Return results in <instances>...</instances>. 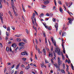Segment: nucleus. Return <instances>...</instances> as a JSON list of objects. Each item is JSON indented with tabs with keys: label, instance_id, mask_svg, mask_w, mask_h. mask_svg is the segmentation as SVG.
Returning a JSON list of instances; mask_svg holds the SVG:
<instances>
[{
	"label": "nucleus",
	"instance_id": "obj_1",
	"mask_svg": "<svg viewBox=\"0 0 74 74\" xmlns=\"http://www.w3.org/2000/svg\"><path fill=\"white\" fill-rule=\"evenodd\" d=\"M36 16V14H35V13H34L32 15V16L31 17V19H32V23H33V27L34 29H35V31L37 32V29L36 28V27H35V28L34 27V26H35V24H34V19H33V18H34V16Z\"/></svg>",
	"mask_w": 74,
	"mask_h": 74
},
{
	"label": "nucleus",
	"instance_id": "obj_2",
	"mask_svg": "<svg viewBox=\"0 0 74 74\" xmlns=\"http://www.w3.org/2000/svg\"><path fill=\"white\" fill-rule=\"evenodd\" d=\"M58 66L57 64H53V65L55 67H56V69L59 71V70H60V62H58Z\"/></svg>",
	"mask_w": 74,
	"mask_h": 74
},
{
	"label": "nucleus",
	"instance_id": "obj_3",
	"mask_svg": "<svg viewBox=\"0 0 74 74\" xmlns=\"http://www.w3.org/2000/svg\"><path fill=\"white\" fill-rule=\"evenodd\" d=\"M55 52L57 53V54L59 55H60V49L59 48H55Z\"/></svg>",
	"mask_w": 74,
	"mask_h": 74
},
{
	"label": "nucleus",
	"instance_id": "obj_4",
	"mask_svg": "<svg viewBox=\"0 0 74 74\" xmlns=\"http://www.w3.org/2000/svg\"><path fill=\"white\" fill-rule=\"evenodd\" d=\"M49 3V1L48 0H46L44 2V4L45 5H47V4H48V3Z\"/></svg>",
	"mask_w": 74,
	"mask_h": 74
},
{
	"label": "nucleus",
	"instance_id": "obj_5",
	"mask_svg": "<svg viewBox=\"0 0 74 74\" xmlns=\"http://www.w3.org/2000/svg\"><path fill=\"white\" fill-rule=\"evenodd\" d=\"M2 1L3 0H0V8H2V7H3L1 4V2H2Z\"/></svg>",
	"mask_w": 74,
	"mask_h": 74
},
{
	"label": "nucleus",
	"instance_id": "obj_6",
	"mask_svg": "<svg viewBox=\"0 0 74 74\" xmlns=\"http://www.w3.org/2000/svg\"><path fill=\"white\" fill-rule=\"evenodd\" d=\"M40 65L41 67H42V68H43V67H44V66L45 68H46V66L44 65V64H43V63H42V64H41Z\"/></svg>",
	"mask_w": 74,
	"mask_h": 74
},
{
	"label": "nucleus",
	"instance_id": "obj_7",
	"mask_svg": "<svg viewBox=\"0 0 74 74\" xmlns=\"http://www.w3.org/2000/svg\"><path fill=\"white\" fill-rule=\"evenodd\" d=\"M12 47H13L14 48H16V44L15 43H14L12 44Z\"/></svg>",
	"mask_w": 74,
	"mask_h": 74
},
{
	"label": "nucleus",
	"instance_id": "obj_8",
	"mask_svg": "<svg viewBox=\"0 0 74 74\" xmlns=\"http://www.w3.org/2000/svg\"><path fill=\"white\" fill-rule=\"evenodd\" d=\"M68 20H69V23H70V24H71V23H72V21H71L72 19L70 18H69L68 19Z\"/></svg>",
	"mask_w": 74,
	"mask_h": 74
},
{
	"label": "nucleus",
	"instance_id": "obj_9",
	"mask_svg": "<svg viewBox=\"0 0 74 74\" xmlns=\"http://www.w3.org/2000/svg\"><path fill=\"white\" fill-rule=\"evenodd\" d=\"M46 50L44 49H43L42 50V52H43L44 53V55H45V54H46Z\"/></svg>",
	"mask_w": 74,
	"mask_h": 74
},
{
	"label": "nucleus",
	"instance_id": "obj_10",
	"mask_svg": "<svg viewBox=\"0 0 74 74\" xmlns=\"http://www.w3.org/2000/svg\"><path fill=\"white\" fill-rule=\"evenodd\" d=\"M35 17V16H34V18H34V21L35 22V25H36V26H37V23H36V18Z\"/></svg>",
	"mask_w": 74,
	"mask_h": 74
},
{
	"label": "nucleus",
	"instance_id": "obj_11",
	"mask_svg": "<svg viewBox=\"0 0 74 74\" xmlns=\"http://www.w3.org/2000/svg\"><path fill=\"white\" fill-rule=\"evenodd\" d=\"M11 6L12 8H14V2H12L11 3Z\"/></svg>",
	"mask_w": 74,
	"mask_h": 74
},
{
	"label": "nucleus",
	"instance_id": "obj_12",
	"mask_svg": "<svg viewBox=\"0 0 74 74\" xmlns=\"http://www.w3.org/2000/svg\"><path fill=\"white\" fill-rule=\"evenodd\" d=\"M66 35V33L65 32H64L62 33V36H65Z\"/></svg>",
	"mask_w": 74,
	"mask_h": 74
},
{
	"label": "nucleus",
	"instance_id": "obj_13",
	"mask_svg": "<svg viewBox=\"0 0 74 74\" xmlns=\"http://www.w3.org/2000/svg\"><path fill=\"white\" fill-rule=\"evenodd\" d=\"M60 11L62 14H63V9H62V8L61 7L60 8Z\"/></svg>",
	"mask_w": 74,
	"mask_h": 74
},
{
	"label": "nucleus",
	"instance_id": "obj_14",
	"mask_svg": "<svg viewBox=\"0 0 74 74\" xmlns=\"http://www.w3.org/2000/svg\"><path fill=\"white\" fill-rule=\"evenodd\" d=\"M24 48H25V47H24V46H21L19 48V50L20 51V50H21L22 49H24Z\"/></svg>",
	"mask_w": 74,
	"mask_h": 74
},
{
	"label": "nucleus",
	"instance_id": "obj_15",
	"mask_svg": "<svg viewBox=\"0 0 74 74\" xmlns=\"http://www.w3.org/2000/svg\"><path fill=\"white\" fill-rule=\"evenodd\" d=\"M49 56L50 57H52L53 56V55L52 53L51 54V53H50L49 54Z\"/></svg>",
	"mask_w": 74,
	"mask_h": 74
},
{
	"label": "nucleus",
	"instance_id": "obj_16",
	"mask_svg": "<svg viewBox=\"0 0 74 74\" xmlns=\"http://www.w3.org/2000/svg\"><path fill=\"white\" fill-rule=\"evenodd\" d=\"M55 27L56 28V31L58 30V24L56 23V25L55 26Z\"/></svg>",
	"mask_w": 74,
	"mask_h": 74
},
{
	"label": "nucleus",
	"instance_id": "obj_17",
	"mask_svg": "<svg viewBox=\"0 0 74 74\" xmlns=\"http://www.w3.org/2000/svg\"><path fill=\"white\" fill-rule=\"evenodd\" d=\"M23 41L25 42H26L27 43V40L25 39H23Z\"/></svg>",
	"mask_w": 74,
	"mask_h": 74
},
{
	"label": "nucleus",
	"instance_id": "obj_18",
	"mask_svg": "<svg viewBox=\"0 0 74 74\" xmlns=\"http://www.w3.org/2000/svg\"><path fill=\"white\" fill-rule=\"evenodd\" d=\"M16 41H18V42H20L21 41V40L19 38H17Z\"/></svg>",
	"mask_w": 74,
	"mask_h": 74
},
{
	"label": "nucleus",
	"instance_id": "obj_19",
	"mask_svg": "<svg viewBox=\"0 0 74 74\" xmlns=\"http://www.w3.org/2000/svg\"><path fill=\"white\" fill-rule=\"evenodd\" d=\"M21 55H25V51L23 52H22L21 53Z\"/></svg>",
	"mask_w": 74,
	"mask_h": 74
},
{
	"label": "nucleus",
	"instance_id": "obj_20",
	"mask_svg": "<svg viewBox=\"0 0 74 74\" xmlns=\"http://www.w3.org/2000/svg\"><path fill=\"white\" fill-rule=\"evenodd\" d=\"M68 14H69V15H71H71H73V14L71 12H68Z\"/></svg>",
	"mask_w": 74,
	"mask_h": 74
},
{
	"label": "nucleus",
	"instance_id": "obj_21",
	"mask_svg": "<svg viewBox=\"0 0 74 74\" xmlns=\"http://www.w3.org/2000/svg\"><path fill=\"white\" fill-rule=\"evenodd\" d=\"M24 52H25V54L26 55H28L29 53L27 52L26 51H24Z\"/></svg>",
	"mask_w": 74,
	"mask_h": 74
},
{
	"label": "nucleus",
	"instance_id": "obj_22",
	"mask_svg": "<svg viewBox=\"0 0 74 74\" xmlns=\"http://www.w3.org/2000/svg\"><path fill=\"white\" fill-rule=\"evenodd\" d=\"M51 40L53 42V38L52 37V36H51Z\"/></svg>",
	"mask_w": 74,
	"mask_h": 74
},
{
	"label": "nucleus",
	"instance_id": "obj_23",
	"mask_svg": "<svg viewBox=\"0 0 74 74\" xmlns=\"http://www.w3.org/2000/svg\"><path fill=\"white\" fill-rule=\"evenodd\" d=\"M66 67L67 68L66 69V71L68 72V70H69V66H68V65H66Z\"/></svg>",
	"mask_w": 74,
	"mask_h": 74
},
{
	"label": "nucleus",
	"instance_id": "obj_24",
	"mask_svg": "<svg viewBox=\"0 0 74 74\" xmlns=\"http://www.w3.org/2000/svg\"><path fill=\"white\" fill-rule=\"evenodd\" d=\"M19 64H18L17 65L16 67V69H18V68H19Z\"/></svg>",
	"mask_w": 74,
	"mask_h": 74
},
{
	"label": "nucleus",
	"instance_id": "obj_25",
	"mask_svg": "<svg viewBox=\"0 0 74 74\" xmlns=\"http://www.w3.org/2000/svg\"><path fill=\"white\" fill-rule=\"evenodd\" d=\"M58 63H60V60L59 58H58Z\"/></svg>",
	"mask_w": 74,
	"mask_h": 74
},
{
	"label": "nucleus",
	"instance_id": "obj_26",
	"mask_svg": "<svg viewBox=\"0 0 74 74\" xmlns=\"http://www.w3.org/2000/svg\"><path fill=\"white\" fill-rule=\"evenodd\" d=\"M44 36L45 37H46V36L45 35V32L43 31L42 32Z\"/></svg>",
	"mask_w": 74,
	"mask_h": 74
},
{
	"label": "nucleus",
	"instance_id": "obj_27",
	"mask_svg": "<svg viewBox=\"0 0 74 74\" xmlns=\"http://www.w3.org/2000/svg\"><path fill=\"white\" fill-rule=\"evenodd\" d=\"M62 46H64V45H63V44L64 43V42H63V38L62 39Z\"/></svg>",
	"mask_w": 74,
	"mask_h": 74
},
{
	"label": "nucleus",
	"instance_id": "obj_28",
	"mask_svg": "<svg viewBox=\"0 0 74 74\" xmlns=\"http://www.w3.org/2000/svg\"><path fill=\"white\" fill-rule=\"evenodd\" d=\"M6 50L7 51H9V48L8 47H7L6 48Z\"/></svg>",
	"mask_w": 74,
	"mask_h": 74
},
{
	"label": "nucleus",
	"instance_id": "obj_29",
	"mask_svg": "<svg viewBox=\"0 0 74 74\" xmlns=\"http://www.w3.org/2000/svg\"><path fill=\"white\" fill-rule=\"evenodd\" d=\"M15 36H16V37H19L20 36H21L20 35H15Z\"/></svg>",
	"mask_w": 74,
	"mask_h": 74
},
{
	"label": "nucleus",
	"instance_id": "obj_30",
	"mask_svg": "<svg viewBox=\"0 0 74 74\" xmlns=\"http://www.w3.org/2000/svg\"><path fill=\"white\" fill-rule=\"evenodd\" d=\"M38 51L39 54H40V49H38Z\"/></svg>",
	"mask_w": 74,
	"mask_h": 74
},
{
	"label": "nucleus",
	"instance_id": "obj_31",
	"mask_svg": "<svg viewBox=\"0 0 74 74\" xmlns=\"http://www.w3.org/2000/svg\"><path fill=\"white\" fill-rule=\"evenodd\" d=\"M12 29H13V30H15V27H14V26H12L11 27Z\"/></svg>",
	"mask_w": 74,
	"mask_h": 74
},
{
	"label": "nucleus",
	"instance_id": "obj_32",
	"mask_svg": "<svg viewBox=\"0 0 74 74\" xmlns=\"http://www.w3.org/2000/svg\"><path fill=\"white\" fill-rule=\"evenodd\" d=\"M19 46H22V44L21 42H20L19 43Z\"/></svg>",
	"mask_w": 74,
	"mask_h": 74
},
{
	"label": "nucleus",
	"instance_id": "obj_33",
	"mask_svg": "<svg viewBox=\"0 0 74 74\" xmlns=\"http://www.w3.org/2000/svg\"><path fill=\"white\" fill-rule=\"evenodd\" d=\"M54 1L55 4V5L56 6V0H54Z\"/></svg>",
	"mask_w": 74,
	"mask_h": 74
},
{
	"label": "nucleus",
	"instance_id": "obj_34",
	"mask_svg": "<svg viewBox=\"0 0 74 74\" xmlns=\"http://www.w3.org/2000/svg\"><path fill=\"white\" fill-rule=\"evenodd\" d=\"M58 2L59 3V4H61V1L60 0H58Z\"/></svg>",
	"mask_w": 74,
	"mask_h": 74
},
{
	"label": "nucleus",
	"instance_id": "obj_35",
	"mask_svg": "<svg viewBox=\"0 0 74 74\" xmlns=\"http://www.w3.org/2000/svg\"><path fill=\"white\" fill-rule=\"evenodd\" d=\"M3 13L0 12V17H1V16H3Z\"/></svg>",
	"mask_w": 74,
	"mask_h": 74
},
{
	"label": "nucleus",
	"instance_id": "obj_36",
	"mask_svg": "<svg viewBox=\"0 0 74 74\" xmlns=\"http://www.w3.org/2000/svg\"><path fill=\"white\" fill-rule=\"evenodd\" d=\"M26 32H27V34H29V31L27 30V29H26Z\"/></svg>",
	"mask_w": 74,
	"mask_h": 74
},
{
	"label": "nucleus",
	"instance_id": "obj_37",
	"mask_svg": "<svg viewBox=\"0 0 74 74\" xmlns=\"http://www.w3.org/2000/svg\"><path fill=\"white\" fill-rule=\"evenodd\" d=\"M13 9V10L14 13V14H15L16 13V12H15V10L14 9V8H12Z\"/></svg>",
	"mask_w": 74,
	"mask_h": 74
},
{
	"label": "nucleus",
	"instance_id": "obj_38",
	"mask_svg": "<svg viewBox=\"0 0 74 74\" xmlns=\"http://www.w3.org/2000/svg\"><path fill=\"white\" fill-rule=\"evenodd\" d=\"M23 61H26V58H24L23 59Z\"/></svg>",
	"mask_w": 74,
	"mask_h": 74
},
{
	"label": "nucleus",
	"instance_id": "obj_39",
	"mask_svg": "<svg viewBox=\"0 0 74 74\" xmlns=\"http://www.w3.org/2000/svg\"><path fill=\"white\" fill-rule=\"evenodd\" d=\"M61 71H62V73H65V72H64L63 69L61 70Z\"/></svg>",
	"mask_w": 74,
	"mask_h": 74
},
{
	"label": "nucleus",
	"instance_id": "obj_40",
	"mask_svg": "<svg viewBox=\"0 0 74 74\" xmlns=\"http://www.w3.org/2000/svg\"><path fill=\"white\" fill-rule=\"evenodd\" d=\"M23 10L24 12H26V10H25V9L24 8H23Z\"/></svg>",
	"mask_w": 74,
	"mask_h": 74
},
{
	"label": "nucleus",
	"instance_id": "obj_41",
	"mask_svg": "<svg viewBox=\"0 0 74 74\" xmlns=\"http://www.w3.org/2000/svg\"><path fill=\"white\" fill-rule=\"evenodd\" d=\"M6 34L7 36H9V34H8V33L7 32H6Z\"/></svg>",
	"mask_w": 74,
	"mask_h": 74
},
{
	"label": "nucleus",
	"instance_id": "obj_42",
	"mask_svg": "<svg viewBox=\"0 0 74 74\" xmlns=\"http://www.w3.org/2000/svg\"><path fill=\"white\" fill-rule=\"evenodd\" d=\"M65 27V24H64L63 27H62V29L63 30V29H64V28Z\"/></svg>",
	"mask_w": 74,
	"mask_h": 74
},
{
	"label": "nucleus",
	"instance_id": "obj_43",
	"mask_svg": "<svg viewBox=\"0 0 74 74\" xmlns=\"http://www.w3.org/2000/svg\"><path fill=\"white\" fill-rule=\"evenodd\" d=\"M46 16H49L50 15L48 13H47L46 14Z\"/></svg>",
	"mask_w": 74,
	"mask_h": 74
},
{
	"label": "nucleus",
	"instance_id": "obj_44",
	"mask_svg": "<svg viewBox=\"0 0 74 74\" xmlns=\"http://www.w3.org/2000/svg\"><path fill=\"white\" fill-rule=\"evenodd\" d=\"M3 27L5 29H6L7 28V27H6V26L5 25H3Z\"/></svg>",
	"mask_w": 74,
	"mask_h": 74
},
{
	"label": "nucleus",
	"instance_id": "obj_45",
	"mask_svg": "<svg viewBox=\"0 0 74 74\" xmlns=\"http://www.w3.org/2000/svg\"><path fill=\"white\" fill-rule=\"evenodd\" d=\"M22 18L23 19V20L24 21H25V18H24L23 16H22Z\"/></svg>",
	"mask_w": 74,
	"mask_h": 74
},
{
	"label": "nucleus",
	"instance_id": "obj_46",
	"mask_svg": "<svg viewBox=\"0 0 74 74\" xmlns=\"http://www.w3.org/2000/svg\"><path fill=\"white\" fill-rule=\"evenodd\" d=\"M0 46L1 48H2L3 47V46L2 45V43H0Z\"/></svg>",
	"mask_w": 74,
	"mask_h": 74
},
{
	"label": "nucleus",
	"instance_id": "obj_47",
	"mask_svg": "<svg viewBox=\"0 0 74 74\" xmlns=\"http://www.w3.org/2000/svg\"><path fill=\"white\" fill-rule=\"evenodd\" d=\"M8 13L9 14H10V15H12V14H11V12L10 11H9V12H8Z\"/></svg>",
	"mask_w": 74,
	"mask_h": 74
},
{
	"label": "nucleus",
	"instance_id": "obj_48",
	"mask_svg": "<svg viewBox=\"0 0 74 74\" xmlns=\"http://www.w3.org/2000/svg\"><path fill=\"white\" fill-rule=\"evenodd\" d=\"M7 30L8 31V30H10V27H8V28L7 29Z\"/></svg>",
	"mask_w": 74,
	"mask_h": 74
},
{
	"label": "nucleus",
	"instance_id": "obj_49",
	"mask_svg": "<svg viewBox=\"0 0 74 74\" xmlns=\"http://www.w3.org/2000/svg\"><path fill=\"white\" fill-rule=\"evenodd\" d=\"M53 22H55L56 21V19L53 18Z\"/></svg>",
	"mask_w": 74,
	"mask_h": 74
},
{
	"label": "nucleus",
	"instance_id": "obj_50",
	"mask_svg": "<svg viewBox=\"0 0 74 74\" xmlns=\"http://www.w3.org/2000/svg\"><path fill=\"white\" fill-rule=\"evenodd\" d=\"M61 33H62V30H60V31H59V34L60 35H61Z\"/></svg>",
	"mask_w": 74,
	"mask_h": 74
},
{
	"label": "nucleus",
	"instance_id": "obj_51",
	"mask_svg": "<svg viewBox=\"0 0 74 74\" xmlns=\"http://www.w3.org/2000/svg\"><path fill=\"white\" fill-rule=\"evenodd\" d=\"M54 43V45H55V46H56V42H53Z\"/></svg>",
	"mask_w": 74,
	"mask_h": 74
},
{
	"label": "nucleus",
	"instance_id": "obj_52",
	"mask_svg": "<svg viewBox=\"0 0 74 74\" xmlns=\"http://www.w3.org/2000/svg\"><path fill=\"white\" fill-rule=\"evenodd\" d=\"M0 18V19L1 21H2L3 20V17H1V16Z\"/></svg>",
	"mask_w": 74,
	"mask_h": 74
},
{
	"label": "nucleus",
	"instance_id": "obj_53",
	"mask_svg": "<svg viewBox=\"0 0 74 74\" xmlns=\"http://www.w3.org/2000/svg\"><path fill=\"white\" fill-rule=\"evenodd\" d=\"M51 62L53 64V60H52L51 59Z\"/></svg>",
	"mask_w": 74,
	"mask_h": 74
},
{
	"label": "nucleus",
	"instance_id": "obj_54",
	"mask_svg": "<svg viewBox=\"0 0 74 74\" xmlns=\"http://www.w3.org/2000/svg\"><path fill=\"white\" fill-rule=\"evenodd\" d=\"M21 66L22 67H23V68H25V65L23 64H22L21 65Z\"/></svg>",
	"mask_w": 74,
	"mask_h": 74
},
{
	"label": "nucleus",
	"instance_id": "obj_55",
	"mask_svg": "<svg viewBox=\"0 0 74 74\" xmlns=\"http://www.w3.org/2000/svg\"><path fill=\"white\" fill-rule=\"evenodd\" d=\"M62 48H63V50L64 51L65 50V48L64 47V46H62Z\"/></svg>",
	"mask_w": 74,
	"mask_h": 74
},
{
	"label": "nucleus",
	"instance_id": "obj_56",
	"mask_svg": "<svg viewBox=\"0 0 74 74\" xmlns=\"http://www.w3.org/2000/svg\"><path fill=\"white\" fill-rule=\"evenodd\" d=\"M25 69H26V70H28V69H29V68H27L26 67H25Z\"/></svg>",
	"mask_w": 74,
	"mask_h": 74
},
{
	"label": "nucleus",
	"instance_id": "obj_57",
	"mask_svg": "<svg viewBox=\"0 0 74 74\" xmlns=\"http://www.w3.org/2000/svg\"><path fill=\"white\" fill-rule=\"evenodd\" d=\"M21 44H22V46H23L25 44V43L24 42H21Z\"/></svg>",
	"mask_w": 74,
	"mask_h": 74
},
{
	"label": "nucleus",
	"instance_id": "obj_58",
	"mask_svg": "<svg viewBox=\"0 0 74 74\" xmlns=\"http://www.w3.org/2000/svg\"><path fill=\"white\" fill-rule=\"evenodd\" d=\"M7 64L8 65H11V63L10 62H9Z\"/></svg>",
	"mask_w": 74,
	"mask_h": 74
},
{
	"label": "nucleus",
	"instance_id": "obj_59",
	"mask_svg": "<svg viewBox=\"0 0 74 74\" xmlns=\"http://www.w3.org/2000/svg\"><path fill=\"white\" fill-rule=\"evenodd\" d=\"M28 8H32V7L31 6H30V5H28Z\"/></svg>",
	"mask_w": 74,
	"mask_h": 74
},
{
	"label": "nucleus",
	"instance_id": "obj_60",
	"mask_svg": "<svg viewBox=\"0 0 74 74\" xmlns=\"http://www.w3.org/2000/svg\"><path fill=\"white\" fill-rule=\"evenodd\" d=\"M68 63H71V61H70V59H69V61L68 62Z\"/></svg>",
	"mask_w": 74,
	"mask_h": 74
},
{
	"label": "nucleus",
	"instance_id": "obj_61",
	"mask_svg": "<svg viewBox=\"0 0 74 74\" xmlns=\"http://www.w3.org/2000/svg\"><path fill=\"white\" fill-rule=\"evenodd\" d=\"M42 8H45V7H46V6H44V5H42Z\"/></svg>",
	"mask_w": 74,
	"mask_h": 74
},
{
	"label": "nucleus",
	"instance_id": "obj_62",
	"mask_svg": "<svg viewBox=\"0 0 74 74\" xmlns=\"http://www.w3.org/2000/svg\"><path fill=\"white\" fill-rule=\"evenodd\" d=\"M14 70H12L11 72V74H12L13 73H14Z\"/></svg>",
	"mask_w": 74,
	"mask_h": 74
},
{
	"label": "nucleus",
	"instance_id": "obj_63",
	"mask_svg": "<svg viewBox=\"0 0 74 74\" xmlns=\"http://www.w3.org/2000/svg\"><path fill=\"white\" fill-rule=\"evenodd\" d=\"M41 16H44V14L43 13H41L40 14Z\"/></svg>",
	"mask_w": 74,
	"mask_h": 74
},
{
	"label": "nucleus",
	"instance_id": "obj_64",
	"mask_svg": "<svg viewBox=\"0 0 74 74\" xmlns=\"http://www.w3.org/2000/svg\"><path fill=\"white\" fill-rule=\"evenodd\" d=\"M23 71H22L20 73V74H23Z\"/></svg>",
	"mask_w": 74,
	"mask_h": 74
}]
</instances>
